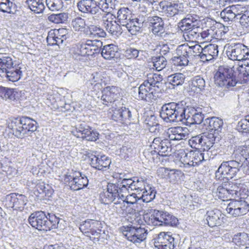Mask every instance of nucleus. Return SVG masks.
Masks as SVG:
<instances>
[{
    "mask_svg": "<svg viewBox=\"0 0 249 249\" xmlns=\"http://www.w3.org/2000/svg\"><path fill=\"white\" fill-rule=\"evenodd\" d=\"M246 151L239 149L233 153L235 160L223 161L215 172V178L218 180L229 179L235 177L241 169L249 175V152L248 156L245 155Z\"/></svg>",
    "mask_w": 249,
    "mask_h": 249,
    "instance_id": "f257e3e1",
    "label": "nucleus"
},
{
    "mask_svg": "<svg viewBox=\"0 0 249 249\" xmlns=\"http://www.w3.org/2000/svg\"><path fill=\"white\" fill-rule=\"evenodd\" d=\"M162 76L160 74L151 73L147 75L138 88V99L151 103L158 98V90L162 86Z\"/></svg>",
    "mask_w": 249,
    "mask_h": 249,
    "instance_id": "f03ea898",
    "label": "nucleus"
},
{
    "mask_svg": "<svg viewBox=\"0 0 249 249\" xmlns=\"http://www.w3.org/2000/svg\"><path fill=\"white\" fill-rule=\"evenodd\" d=\"M37 123L34 120L25 116L10 119L7 121V128L10 132L18 139L33 133L37 129Z\"/></svg>",
    "mask_w": 249,
    "mask_h": 249,
    "instance_id": "7ed1b4c3",
    "label": "nucleus"
},
{
    "mask_svg": "<svg viewBox=\"0 0 249 249\" xmlns=\"http://www.w3.org/2000/svg\"><path fill=\"white\" fill-rule=\"evenodd\" d=\"M185 105L183 101L165 104L161 108L160 116L167 123L183 121Z\"/></svg>",
    "mask_w": 249,
    "mask_h": 249,
    "instance_id": "20e7f679",
    "label": "nucleus"
},
{
    "mask_svg": "<svg viewBox=\"0 0 249 249\" xmlns=\"http://www.w3.org/2000/svg\"><path fill=\"white\" fill-rule=\"evenodd\" d=\"M124 178L115 183H107L106 189L100 194V198L103 203L108 204L111 202L120 204L121 199L127 193V188L123 186Z\"/></svg>",
    "mask_w": 249,
    "mask_h": 249,
    "instance_id": "39448f33",
    "label": "nucleus"
},
{
    "mask_svg": "<svg viewBox=\"0 0 249 249\" xmlns=\"http://www.w3.org/2000/svg\"><path fill=\"white\" fill-rule=\"evenodd\" d=\"M236 73H238L237 71H234L228 65L219 66L214 76L215 84L224 90L231 89L237 83Z\"/></svg>",
    "mask_w": 249,
    "mask_h": 249,
    "instance_id": "423d86ee",
    "label": "nucleus"
},
{
    "mask_svg": "<svg viewBox=\"0 0 249 249\" xmlns=\"http://www.w3.org/2000/svg\"><path fill=\"white\" fill-rule=\"evenodd\" d=\"M143 217L145 222L149 225L173 227L178 223V218L166 211L154 210L151 215L146 213Z\"/></svg>",
    "mask_w": 249,
    "mask_h": 249,
    "instance_id": "0eeeda50",
    "label": "nucleus"
},
{
    "mask_svg": "<svg viewBox=\"0 0 249 249\" xmlns=\"http://www.w3.org/2000/svg\"><path fill=\"white\" fill-rule=\"evenodd\" d=\"M226 210L228 213L235 217L246 214L249 211V196L231 200Z\"/></svg>",
    "mask_w": 249,
    "mask_h": 249,
    "instance_id": "6e6552de",
    "label": "nucleus"
},
{
    "mask_svg": "<svg viewBox=\"0 0 249 249\" xmlns=\"http://www.w3.org/2000/svg\"><path fill=\"white\" fill-rule=\"evenodd\" d=\"M71 132L77 138L92 142H95L98 139L99 135L97 131L92 129L91 127L85 122L76 124Z\"/></svg>",
    "mask_w": 249,
    "mask_h": 249,
    "instance_id": "1a4fd4ad",
    "label": "nucleus"
},
{
    "mask_svg": "<svg viewBox=\"0 0 249 249\" xmlns=\"http://www.w3.org/2000/svg\"><path fill=\"white\" fill-rule=\"evenodd\" d=\"M204 154L199 151H190L184 153L181 156L180 161L181 167L189 168L198 166L202 161L205 160Z\"/></svg>",
    "mask_w": 249,
    "mask_h": 249,
    "instance_id": "9d476101",
    "label": "nucleus"
},
{
    "mask_svg": "<svg viewBox=\"0 0 249 249\" xmlns=\"http://www.w3.org/2000/svg\"><path fill=\"white\" fill-rule=\"evenodd\" d=\"M123 233L126 238L134 244L140 243L143 241L147 237V232L144 228L127 226L124 227Z\"/></svg>",
    "mask_w": 249,
    "mask_h": 249,
    "instance_id": "9b49d317",
    "label": "nucleus"
},
{
    "mask_svg": "<svg viewBox=\"0 0 249 249\" xmlns=\"http://www.w3.org/2000/svg\"><path fill=\"white\" fill-rule=\"evenodd\" d=\"M226 53L230 59L239 61L240 63L245 59L246 55L249 53L246 46L239 43L229 44Z\"/></svg>",
    "mask_w": 249,
    "mask_h": 249,
    "instance_id": "f8f14e48",
    "label": "nucleus"
},
{
    "mask_svg": "<svg viewBox=\"0 0 249 249\" xmlns=\"http://www.w3.org/2000/svg\"><path fill=\"white\" fill-rule=\"evenodd\" d=\"M102 44L101 41L88 39L82 42L79 46H77L78 52L77 53L81 56L93 55L100 52V46Z\"/></svg>",
    "mask_w": 249,
    "mask_h": 249,
    "instance_id": "ddd939ff",
    "label": "nucleus"
},
{
    "mask_svg": "<svg viewBox=\"0 0 249 249\" xmlns=\"http://www.w3.org/2000/svg\"><path fill=\"white\" fill-rule=\"evenodd\" d=\"M48 216L42 211L35 212L28 218L29 224L38 231H47Z\"/></svg>",
    "mask_w": 249,
    "mask_h": 249,
    "instance_id": "4468645a",
    "label": "nucleus"
},
{
    "mask_svg": "<svg viewBox=\"0 0 249 249\" xmlns=\"http://www.w3.org/2000/svg\"><path fill=\"white\" fill-rule=\"evenodd\" d=\"M5 206L8 208L22 211L27 202L26 196L21 194L11 193L5 198Z\"/></svg>",
    "mask_w": 249,
    "mask_h": 249,
    "instance_id": "2eb2a0df",
    "label": "nucleus"
},
{
    "mask_svg": "<svg viewBox=\"0 0 249 249\" xmlns=\"http://www.w3.org/2000/svg\"><path fill=\"white\" fill-rule=\"evenodd\" d=\"M171 145L170 140L165 139H161L160 137L155 138L153 141L151 147L155 150L151 151L152 154L157 153L161 156H168L171 151Z\"/></svg>",
    "mask_w": 249,
    "mask_h": 249,
    "instance_id": "dca6fc26",
    "label": "nucleus"
},
{
    "mask_svg": "<svg viewBox=\"0 0 249 249\" xmlns=\"http://www.w3.org/2000/svg\"><path fill=\"white\" fill-rule=\"evenodd\" d=\"M89 162L91 166L98 170H107L111 163L110 159L105 155H94L89 156Z\"/></svg>",
    "mask_w": 249,
    "mask_h": 249,
    "instance_id": "f3484780",
    "label": "nucleus"
},
{
    "mask_svg": "<svg viewBox=\"0 0 249 249\" xmlns=\"http://www.w3.org/2000/svg\"><path fill=\"white\" fill-rule=\"evenodd\" d=\"M146 25L152 28V32L156 36H165L164 23L161 18L157 16L148 17Z\"/></svg>",
    "mask_w": 249,
    "mask_h": 249,
    "instance_id": "a211bd4d",
    "label": "nucleus"
},
{
    "mask_svg": "<svg viewBox=\"0 0 249 249\" xmlns=\"http://www.w3.org/2000/svg\"><path fill=\"white\" fill-rule=\"evenodd\" d=\"M111 17L110 14H106L103 17V26L112 35H121L122 33V26L117 21L113 20Z\"/></svg>",
    "mask_w": 249,
    "mask_h": 249,
    "instance_id": "6ab92c4d",
    "label": "nucleus"
},
{
    "mask_svg": "<svg viewBox=\"0 0 249 249\" xmlns=\"http://www.w3.org/2000/svg\"><path fill=\"white\" fill-rule=\"evenodd\" d=\"M200 23V18L196 15H187L186 18L182 19L179 23L178 26L180 30L186 34V32L195 27H199Z\"/></svg>",
    "mask_w": 249,
    "mask_h": 249,
    "instance_id": "aec40b11",
    "label": "nucleus"
},
{
    "mask_svg": "<svg viewBox=\"0 0 249 249\" xmlns=\"http://www.w3.org/2000/svg\"><path fill=\"white\" fill-rule=\"evenodd\" d=\"M183 44L178 46L175 50V55L172 58V63L177 67H184L188 64L189 57Z\"/></svg>",
    "mask_w": 249,
    "mask_h": 249,
    "instance_id": "412c9836",
    "label": "nucleus"
},
{
    "mask_svg": "<svg viewBox=\"0 0 249 249\" xmlns=\"http://www.w3.org/2000/svg\"><path fill=\"white\" fill-rule=\"evenodd\" d=\"M70 181V188L74 191H78L87 187L89 183V179L86 176L80 172H75Z\"/></svg>",
    "mask_w": 249,
    "mask_h": 249,
    "instance_id": "4be33fe9",
    "label": "nucleus"
},
{
    "mask_svg": "<svg viewBox=\"0 0 249 249\" xmlns=\"http://www.w3.org/2000/svg\"><path fill=\"white\" fill-rule=\"evenodd\" d=\"M189 131L186 127L176 126L168 129L167 134L170 141H180L188 138Z\"/></svg>",
    "mask_w": 249,
    "mask_h": 249,
    "instance_id": "5701e85b",
    "label": "nucleus"
},
{
    "mask_svg": "<svg viewBox=\"0 0 249 249\" xmlns=\"http://www.w3.org/2000/svg\"><path fill=\"white\" fill-rule=\"evenodd\" d=\"M124 184L127 188V193L129 192V190L131 191H136L139 194L142 192L145 187V182L142 178H139L137 177H134L130 178H124Z\"/></svg>",
    "mask_w": 249,
    "mask_h": 249,
    "instance_id": "b1692460",
    "label": "nucleus"
},
{
    "mask_svg": "<svg viewBox=\"0 0 249 249\" xmlns=\"http://www.w3.org/2000/svg\"><path fill=\"white\" fill-rule=\"evenodd\" d=\"M202 53L200 56L202 61H209L217 58L219 52L218 45L209 44L202 48Z\"/></svg>",
    "mask_w": 249,
    "mask_h": 249,
    "instance_id": "393cba45",
    "label": "nucleus"
},
{
    "mask_svg": "<svg viewBox=\"0 0 249 249\" xmlns=\"http://www.w3.org/2000/svg\"><path fill=\"white\" fill-rule=\"evenodd\" d=\"M103 93L101 98L102 103L105 105L109 106L116 100L117 97L118 88L115 86H107L104 89Z\"/></svg>",
    "mask_w": 249,
    "mask_h": 249,
    "instance_id": "a878e982",
    "label": "nucleus"
},
{
    "mask_svg": "<svg viewBox=\"0 0 249 249\" xmlns=\"http://www.w3.org/2000/svg\"><path fill=\"white\" fill-rule=\"evenodd\" d=\"M223 216L221 212L218 209L208 211L206 213V220L211 227L219 226L223 222Z\"/></svg>",
    "mask_w": 249,
    "mask_h": 249,
    "instance_id": "bb28decb",
    "label": "nucleus"
},
{
    "mask_svg": "<svg viewBox=\"0 0 249 249\" xmlns=\"http://www.w3.org/2000/svg\"><path fill=\"white\" fill-rule=\"evenodd\" d=\"M205 125H207V129L212 132L219 134L222 132L223 126V120L216 117L205 119Z\"/></svg>",
    "mask_w": 249,
    "mask_h": 249,
    "instance_id": "cd10ccee",
    "label": "nucleus"
},
{
    "mask_svg": "<svg viewBox=\"0 0 249 249\" xmlns=\"http://www.w3.org/2000/svg\"><path fill=\"white\" fill-rule=\"evenodd\" d=\"M238 77L244 83L249 81V58L245 59L239 63L236 68Z\"/></svg>",
    "mask_w": 249,
    "mask_h": 249,
    "instance_id": "c85d7f7f",
    "label": "nucleus"
},
{
    "mask_svg": "<svg viewBox=\"0 0 249 249\" xmlns=\"http://www.w3.org/2000/svg\"><path fill=\"white\" fill-rule=\"evenodd\" d=\"M84 31L85 34L90 38L104 37L106 36V33L103 29L94 25L89 24Z\"/></svg>",
    "mask_w": 249,
    "mask_h": 249,
    "instance_id": "c756f323",
    "label": "nucleus"
},
{
    "mask_svg": "<svg viewBox=\"0 0 249 249\" xmlns=\"http://www.w3.org/2000/svg\"><path fill=\"white\" fill-rule=\"evenodd\" d=\"M22 73L20 68L15 66L9 69L7 71H5L0 76L6 78L9 81L16 82L20 79Z\"/></svg>",
    "mask_w": 249,
    "mask_h": 249,
    "instance_id": "7c9ffc66",
    "label": "nucleus"
},
{
    "mask_svg": "<svg viewBox=\"0 0 249 249\" xmlns=\"http://www.w3.org/2000/svg\"><path fill=\"white\" fill-rule=\"evenodd\" d=\"M102 56L106 59L110 60L115 57L118 53V46L113 44H108L103 46L101 49Z\"/></svg>",
    "mask_w": 249,
    "mask_h": 249,
    "instance_id": "2f4dec72",
    "label": "nucleus"
},
{
    "mask_svg": "<svg viewBox=\"0 0 249 249\" xmlns=\"http://www.w3.org/2000/svg\"><path fill=\"white\" fill-rule=\"evenodd\" d=\"M130 11L128 8H121L117 12V22L122 26L126 27V24L130 21L131 18L130 17Z\"/></svg>",
    "mask_w": 249,
    "mask_h": 249,
    "instance_id": "473e14b6",
    "label": "nucleus"
},
{
    "mask_svg": "<svg viewBox=\"0 0 249 249\" xmlns=\"http://www.w3.org/2000/svg\"><path fill=\"white\" fill-rule=\"evenodd\" d=\"M146 53L143 50H139L132 47L127 48L124 52V55L128 59H137L138 60L146 58Z\"/></svg>",
    "mask_w": 249,
    "mask_h": 249,
    "instance_id": "72a5a7b5",
    "label": "nucleus"
},
{
    "mask_svg": "<svg viewBox=\"0 0 249 249\" xmlns=\"http://www.w3.org/2000/svg\"><path fill=\"white\" fill-rule=\"evenodd\" d=\"M29 9L35 13H42L45 9L43 0H26Z\"/></svg>",
    "mask_w": 249,
    "mask_h": 249,
    "instance_id": "f704fd0d",
    "label": "nucleus"
},
{
    "mask_svg": "<svg viewBox=\"0 0 249 249\" xmlns=\"http://www.w3.org/2000/svg\"><path fill=\"white\" fill-rule=\"evenodd\" d=\"M183 46L187 50V56L190 59H193L194 57L198 56L200 58L202 53V47L199 44H196L190 46L188 44H184Z\"/></svg>",
    "mask_w": 249,
    "mask_h": 249,
    "instance_id": "c9c22d12",
    "label": "nucleus"
},
{
    "mask_svg": "<svg viewBox=\"0 0 249 249\" xmlns=\"http://www.w3.org/2000/svg\"><path fill=\"white\" fill-rule=\"evenodd\" d=\"M88 22L86 23L84 19L80 17L76 18L72 20L71 22V25L75 31H81L83 29H85L86 26L87 27V25H89V22H91L92 23V20H94V18L93 17L88 18Z\"/></svg>",
    "mask_w": 249,
    "mask_h": 249,
    "instance_id": "e433bc0d",
    "label": "nucleus"
},
{
    "mask_svg": "<svg viewBox=\"0 0 249 249\" xmlns=\"http://www.w3.org/2000/svg\"><path fill=\"white\" fill-rule=\"evenodd\" d=\"M142 192V194L141 198L144 202H149L155 198L156 191L151 186L147 185Z\"/></svg>",
    "mask_w": 249,
    "mask_h": 249,
    "instance_id": "4c0bfd02",
    "label": "nucleus"
},
{
    "mask_svg": "<svg viewBox=\"0 0 249 249\" xmlns=\"http://www.w3.org/2000/svg\"><path fill=\"white\" fill-rule=\"evenodd\" d=\"M185 78V75L181 73H176L168 77V81L169 84L174 87L182 85Z\"/></svg>",
    "mask_w": 249,
    "mask_h": 249,
    "instance_id": "58836bf2",
    "label": "nucleus"
},
{
    "mask_svg": "<svg viewBox=\"0 0 249 249\" xmlns=\"http://www.w3.org/2000/svg\"><path fill=\"white\" fill-rule=\"evenodd\" d=\"M228 193H229V197L231 196L234 198L241 197L240 190L237 186V183H234L232 182H227L225 183Z\"/></svg>",
    "mask_w": 249,
    "mask_h": 249,
    "instance_id": "ea45409f",
    "label": "nucleus"
},
{
    "mask_svg": "<svg viewBox=\"0 0 249 249\" xmlns=\"http://www.w3.org/2000/svg\"><path fill=\"white\" fill-rule=\"evenodd\" d=\"M13 61L10 56H2L0 58V75L13 66Z\"/></svg>",
    "mask_w": 249,
    "mask_h": 249,
    "instance_id": "a19ab883",
    "label": "nucleus"
},
{
    "mask_svg": "<svg viewBox=\"0 0 249 249\" xmlns=\"http://www.w3.org/2000/svg\"><path fill=\"white\" fill-rule=\"evenodd\" d=\"M68 19V14L66 13H60L53 14L48 17L49 21L55 24L63 23L66 22Z\"/></svg>",
    "mask_w": 249,
    "mask_h": 249,
    "instance_id": "79ce46f5",
    "label": "nucleus"
},
{
    "mask_svg": "<svg viewBox=\"0 0 249 249\" xmlns=\"http://www.w3.org/2000/svg\"><path fill=\"white\" fill-rule=\"evenodd\" d=\"M153 69L157 71H160L167 65V60L163 56L153 57L152 58Z\"/></svg>",
    "mask_w": 249,
    "mask_h": 249,
    "instance_id": "37998d69",
    "label": "nucleus"
},
{
    "mask_svg": "<svg viewBox=\"0 0 249 249\" xmlns=\"http://www.w3.org/2000/svg\"><path fill=\"white\" fill-rule=\"evenodd\" d=\"M181 3H170L166 5L165 10V14L168 17H173L182 11L181 10Z\"/></svg>",
    "mask_w": 249,
    "mask_h": 249,
    "instance_id": "c03bdc74",
    "label": "nucleus"
},
{
    "mask_svg": "<svg viewBox=\"0 0 249 249\" xmlns=\"http://www.w3.org/2000/svg\"><path fill=\"white\" fill-rule=\"evenodd\" d=\"M192 86L193 90L199 92L204 89L205 81L204 79L199 75L195 76L192 80Z\"/></svg>",
    "mask_w": 249,
    "mask_h": 249,
    "instance_id": "a18cd8bd",
    "label": "nucleus"
},
{
    "mask_svg": "<svg viewBox=\"0 0 249 249\" xmlns=\"http://www.w3.org/2000/svg\"><path fill=\"white\" fill-rule=\"evenodd\" d=\"M48 220H47L48 227L47 231H50L51 229L60 228L59 226L60 219L56 217L54 214L48 213Z\"/></svg>",
    "mask_w": 249,
    "mask_h": 249,
    "instance_id": "49530a36",
    "label": "nucleus"
},
{
    "mask_svg": "<svg viewBox=\"0 0 249 249\" xmlns=\"http://www.w3.org/2000/svg\"><path fill=\"white\" fill-rule=\"evenodd\" d=\"M158 176L162 178L174 179L176 178V173L174 170H169L167 168L160 167L157 170Z\"/></svg>",
    "mask_w": 249,
    "mask_h": 249,
    "instance_id": "de8ad7c7",
    "label": "nucleus"
},
{
    "mask_svg": "<svg viewBox=\"0 0 249 249\" xmlns=\"http://www.w3.org/2000/svg\"><path fill=\"white\" fill-rule=\"evenodd\" d=\"M249 241L248 234L245 232L237 233L232 238V242L237 246L244 245Z\"/></svg>",
    "mask_w": 249,
    "mask_h": 249,
    "instance_id": "09e8293b",
    "label": "nucleus"
},
{
    "mask_svg": "<svg viewBox=\"0 0 249 249\" xmlns=\"http://www.w3.org/2000/svg\"><path fill=\"white\" fill-rule=\"evenodd\" d=\"M144 26V25L139 24L135 22L134 20L130 19L127 24H126V29L132 35H136L137 33L140 32L142 28Z\"/></svg>",
    "mask_w": 249,
    "mask_h": 249,
    "instance_id": "8fccbe9b",
    "label": "nucleus"
},
{
    "mask_svg": "<svg viewBox=\"0 0 249 249\" xmlns=\"http://www.w3.org/2000/svg\"><path fill=\"white\" fill-rule=\"evenodd\" d=\"M213 196L217 197L219 199H228L229 197V193H228L225 185L222 184L219 185L216 190L213 191Z\"/></svg>",
    "mask_w": 249,
    "mask_h": 249,
    "instance_id": "3c124183",
    "label": "nucleus"
},
{
    "mask_svg": "<svg viewBox=\"0 0 249 249\" xmlns=\"http://www.w3.org/2000/svg\"><path fill=\"white\" fill-rule=\"evenodd\" d=\"M168 232H161L154 238V244L157 249H163V245Z\"/></svg>",
    "mask_w": 249,
    "mask_h": 249,
    "instance_id": "603ef678",
    "label": "nucleus"
},
{
    "mask_svg": "<svg viewBox=\"0 0 249 249\" xmlns=\"http://www.w3.org/2000/svg\"><path fill=\"white\" fill-rule=\"evenodd\" d=\"M202 136L201 134L192 137L189 140V145L195 149H202Z\"/></svg>",
    "mask_w": 249,
    "mask_h": 249,
    "instance_id": "864d4df0",
    "label": "nucleus"
},
{
    "mask_svg": "<svg viewBox=\"0 0 249 249\" xmlns=\"http://www.w3.org/2000/svg\"><path fill=\"white\" fill-rule=\"evenodd\" d=\"M15 7V4L10 0H0V11L3 12L11 13Z\"/></svg>",
    "mask_w": 249,
    "mask_h": 249,
    "instance_id": "5fc2aeb1",
    "label": "nucleus"
},
{
    "mask_svg": "<svg viewBox=\"0 0 249 249\" xmlns=\"http://www.w3.org/2000/svg\"><path fill=\"white\" fill-rule=\"evenodd\" d=\"M237 129L240 132L249 133V114L238 122Z\"/></svg>",
    "mask_w": 249,
    "mask_h": 249,
    "instance_id": "6e6d98bb",
    "label": "nucleus"
},
{
    "mask_svg": "<svg viewBox=\"0 0 249 249\" xmlns=\"http://www.w3.org/2000/svg\"><path fill=\"white\" fill-rule=\"evenodd\" d=\"M46 4L51 11L59 10L63 7L62 0H46Z\"/></svg>",
    "mask_w": 249,
    "mask_h": 249,
    "instance_id": "4d7b16f0",
    "label": "nucleus"
},
{
    "mask_svg": "<svg viewBox=\"0 0 249 249\" xmlns=\"http://www.w3.org/2000/svg\"><path fill=\"white\" fill-rule=\"evenodd\" d=\"M199 27H195L189 32L183 34V36L185 39H188L189 40H198L200 37L199 33L198 32Z\"/></svg>",
    "mask_w": 249,
    "mask_h": 249,
    "instance_id": "13d9d810",
    "label": "nucleus"
},
{
    "mask_svg": "<svg viewBox=\"0 0 249 249\" xmlns=\"http://www.w3.org/2000/svg\"><path fill=\"white\" fill-rule=\"evenodd\" d=\"M125 195L126 194H124V197L121 199V200L127 204H134L137 203L139 200L142 199L141 196H138L135 193H132L127 195Z\"/></svg>",
    "mask_w": 249,
    "mask_h": 249,
    "instance_id": "bf43d9fd",
    "label": "nucleus"
},
{
    "mask_svg": "<svg viewBox=\"0 0 249 249\" xmlns=\"http://www.w3.org/2000/svg\"><path fill=\"white\" fill-rule=\"evenodd\" d=\"M202 108H197L196 110H192V113L194 114L192 124H200L204 119V115L201 111Z\"/></svg>",
    "mask_w": 249,
    "mask_h": 249,
    "instance_id": "052dcab7",
    "label": "nucleus"
},
{
    "mask_svg": "<svg viewBox=\"0 0 249 249\" xmlns=\"http://www.w3.org/2000/svg\"><path fill=\"white\" fill-rule=\"evenodd\" d=\"M163 245V249H174L176 244L175 238L171 232H168Z\"/></svg>",
    "mask_w": 249,
    "mask_h": 249,
    "instance_id": "680f3d73",
    "label": "nucleus"
},
{
    "mask_svg": "<svg viewBox=\"0 0 249 249\" xmlns=\"http://www.w3.org/2000/svg\"><path fill=\"white\" fill-rule=\"evenodd\" d=\"M202 136L203 139L205 140L207 139V141L213 142H218L220 139L219 134L215 133L214 132H212L210 130H209V132L207 133H203L202 135Z\"/></svg>",
    "mask_w": 249,
    "mask_h": 249,
    "instance_id": "e2e57ef3",
    "label": "nucleus"
},
{
    "mask_svg": "<svg viewBox=\"0 0 249 249\" xmlns=\"http://www.w3.org/2000/svg\"><path fill=\"white\" fill-rule=\"evenodd\" d=\"M192 110H196L194 107H188L186 108L185 107V111L184 112L185 117L183 118V121H181L183 123L186 124H192L193 123L192 120L194 118V114L192 113Z\"/></svg>",
    "mask_w": 249,
    "mask_h": 249,
    "instance_id": "0e129e2a",
    "label": "nucleus"
},
{
    "mask_svg": "<svg viewBox=\"0 0 249 249\" xmlns=\"http://www.w3.org/2000/svg\"><path fill=\"white\" fill-rule=\"evenodd\" d=\"M87 14H90L91 15H96L99 12V7L97 5V1L95 0H90L89 3Z\"/></svg>",
    "mask_w": 249,
    "mask_h": 249,
    "instance_id": "69168bd1",
    "label": "nucleus"
},
{
    "mask_svg": "<svg viewBox=\"0 0 249 249\" xmlns=\"http://www.w3.org/2000/svg\"><path fill=\"white\" fill-rule=\"evenodd\" d=\"M94 223L98 224V222L92 220L85 221L82 224L80 225L79 229L83 233H89L91 225H93Z\"/></svg>",
    "mask_w": 249,
    "mask_h": 249,
    "instance_id": "338daca9",
    "label": "nucleus"
},
{
    "mask_svg": "<svg viewBox=\"0 0 249 249\" xmlns=\"http://www.w3.org/2000/svg\"><path fill=\"white\" fill-rule=\"evenodd\" d=\"M221 15L223 16V18L226 20L232 21L236 17V14L232 11V10L230 8V9H225L221 13Z\"/></svg>",
    "mask_w": 249,
    "mask_h": 249,
    "instance_id": "774afa93",
    "label": "nucleus"
}]
</instances>
